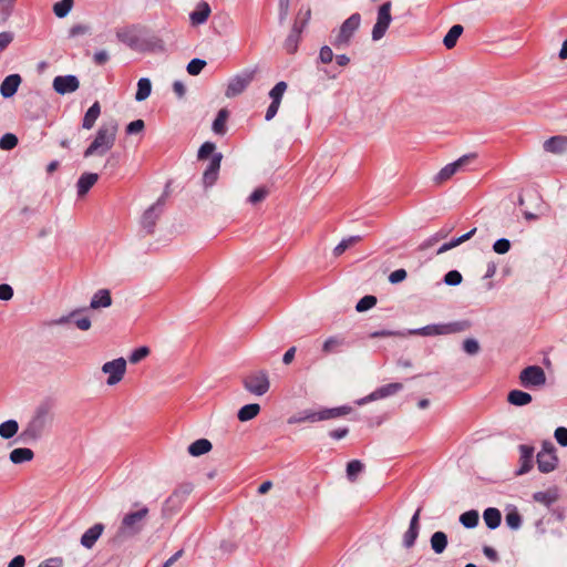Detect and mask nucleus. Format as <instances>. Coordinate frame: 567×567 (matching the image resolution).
<instances>
[{"label":"nucleus","mask_w":567,"mask_h":567,"mask_svg":"<svg viewBox=\"0 0 567 567\" xmlns=\"http://www.w3.org/2000/svg\"><path fill=\"white\" fill-rule=\"evenodd\" d=\"M54 408L52 400H43L37 405L21 433L24 441H38L44 435L53 423Z\"/></svg>","instance_id":"1"},{"label":"nucleus","mask_w":567,"mask_h":567,"mask_svg":"<svg viewBox=\"0 0 567 567\" xmlns=\"http://www.w3.org/2000/svg\"><path fill=\"white\" fill-rule=\"evenodd\" d=\"M118 124L115 120L103 123L95 133L91 144L83 153L84 158L106 155L115 145Z\"/></svg>","instance_id":"2"},{"label":"nucleus","mask_w":567,"mask_h":567,"mask_svg":"<svg viewBox=\"0 0 567 567\" xmlns=\"http://www.w3.org/2000/svg\"><path fill=\"white\" fill-rule=\"evenodd\" d=\"M148 513L150 511L146 506H142L135 512L126 513L121 520L115 538L124 540L140 534L144 528Z\"/></svg>","instance_id":"3"},{"label":"nucleus","mask_w":567,"mask_h":567,"mask_svg":"<svg viewBox=\"0 0 567 567\" xmlns=\"http://www.w3.org/2000/svg\"><path fill=\"white\" fill-rule=\"evenodd\" d=\"M351 412L350 406H338L331 409H322L320 411L305 410L299 413L298 416L289 419V423H301V422H320L330 419H337L347 415Z\"/></svg>","instance_id":"4"},{"label":"nucleus","mask_w":567,"mask_h":567,"mask_svg":"<svg viewBox=\"0 0 567 567\" xmlns=\"http://www.w3.org/2000/svg\"><path fill=\"white\" fill-rule=\"evenodd\" d=\"M244 389L255 395L262 396L270 389L269 374L266 370L251 371L243 378Z\"/></svg>","instance_id":"5"},{"label":"nucleus","mask_w":567,"mask_h":567,"mask_svg":"<svg viewBox=\"0 0 567 567\" xmlns=\"http://www.w3.org/2000/svg\"><path fill=\"white\" fill-rule=\"evenodd\" d=\"M468 324L465 321H455L449 323L429 324L422 328L409 330V334L423 337L444 336L464 331Z\"/></svg>","instance_id":"6"},{"label":"nucleus","mask_w":567,"mask_h":567,"mask_svg":"<svg viewBox=\"0 0 567 567\" xmlns=\"http://www.w3.org/2000/svg\"><path fill=\"white\" fill-rule=\"evenodd\" d=\"M361 24V16L359 13L351 14L338 30V33L331 41L336 49H343L350 44V41Z\"/></svg>","instance_id":"7"},{"label":"nucleus","mask_w":567,"mask_h":567,"mask_svg":"<svg viewBox=\"0 0 567 567\" xmlns=\"http://www.w3.org/2000/svg\"><path fill=\"white\" fill-rule=\"evenodd\" d=\"M101 371L107 375L106 384L113 386L123 380L126 373V360L117 358L107 361L102 365Z\"/></svg>","instance_id":"8"},{"label":"nucleus","mask_w":567,"mask_h":567,"mask_svg":"<svg viewBox=\"0 0 567 567\" xmlns=\"http://www.w3.org/2000/svg\"><path fill=\"white\" fill-rule=\"evenodd\" d=\"M558 458L556 456V449L549 441L542 444V450L537 454V466L542 473H549L557 466Z\"/></svg>","instance_id":"9"},{"label":"nucleus","mask_w":567,"mask_h":567,"mask_svg":"<svg viewBox=\"0 0 567 567\" xmlns=\"http://www.w3.org/2000/svg\"><path fill=\"white\" fill-rule=\"evenodd\" d=\"M391 8L392 4L390 1H386L380 6L378 10L377 22L373 25L371 33L373 41H379L385 35V32L392 21Z\"/></svg>","instance_id":"10"},{"label":"nucleus","mask_w":567,"mask_h":567,"mask_svg":"<svg viewBox=\"0 0 567 567\" xmlns=\"http://www.w3.org/2000/svg\"><path fill=\"white\" fill-rule=\"evenodd\" d=\"M519 382L525 388H539L546 383V374L543 368L529 365L519 373Z\"/></svg>","instance_id":"11"},{"label":"nucleus","mask_w":567,"mask_h":567,"mask_svg":"<svg viewBox=\"0 0 567 567\" xmlns=\"http://www.w3.org/2000/svg\"><path fill=\"white\" fill-rule=\"evenodd\" d=\"M194 486L190 483H183L178 485L174 492L171 494V496L165 502V511L166 512H177L186 498L190 495L193 492Z\"/></svg>","instance_id":"12"},{"label":"nucleus","mask_w":567,"mask_h":567,"mask_svg":"<svg viewBox=\"0 0 567 567\" xmlns=\"http://www.w3.org/2000/svg\"><path fill=\"white\" fill-rule=\"evenodd\" d=\"M116 38L128 48L136 51H144L150 48V43L141 41L137 27L132 25L116 31Z\"/></svg>","instance_id":"13"},{"label":"nucleus","mask_w":567,"mask_h":567,"mask_svg":"<svg viewBox=\"0 0 567 567\" xmlns=\"http://www.w3.org/2000/svg\"><path fill=\"white\" fill-rule=\"evenodd\" d=\"M254 79V72H244L233 76L227 84L225 95L227 97H235L241 94Z\"/></svg>","instance_id":"14"},{"label":"nucleus","mask_w":567,"mask_h":567,"mask_svg":"<svg viewBox=\"0 0 567 567\" xmlns=\"http://www.w3.org/2000/svg\"><path fill=\"white\" fill-rule=\"evenodd\" d=\"M311 11L310 9H307L305 12V18L299 23L298 21L295 22L289 35L287 37L285 41V49L288 53H295L298 48V43L300 40V34L306 27L308 20L310 19Z\"/></svg>","instance_id":"15"},{"label":"nucleus","mask_w":567,"mask_h":567,"mask_svg":"<svg viewBox=\"0 0 567 567\" xmlns=\"http://www.w3.org/2000/svg\"><path fill=\"white\" fill-rule=\"evenodd\" d=\"M472 155H464L460 157L457 161L450 163L445 165L441 171L435 175L434 181L437 184H441L447 179H450L454 174H456L458 171H461L465 165H467L471 159Z\"/></svg>","instance_id":"16"},{"label":"nucleus","mask_w":567,"mask_h":567,"mask_svg":"<svg viewBox=\"0 0 567 567\" xmlns=\"http://www.w3.org/2000/svg\"><path fill=\"white\" fill-rule=\"evenodd\" d=\"M52 85L56 93L64 95L75 92L80 82L75 75H59L54 78Z\"/></svg>","instance_id":"17"},{"label":"nucleus","mask_w":567,"mask_h":567,"mask_svg":"<svg viewBox=\"0 0 567 567\" xmlns=\"http://www.w3.org/2000/svg\"><path fill=\"white\" fill-rule=\"evenodd\" d=\"M518 449H519V453H520V456H519L520 466L517 470L516 474L523 475V474L528 473L533 468L534 447L529 446V445L522 444V445H519Z\"/></svg>","instance_id":"18"},{"label":"nucleus","mask_w":567,"mask_h":567,"mask_svg":"<svg viewBox=\"0 0 567 567\" xmlns=\"http://www.w3.org/2000/svg\"><path fill=\"white\" fill-rule=\"evenodd\" d=\"M163 202L158 199L154 205H152L148 209L145 210L142 217V226L147 230V233H152L153 227L162 212Z\"/></svg>","instance_id":"19"},{"label":"nucleus","mask_w":567,"mask_h":567,"mask_svg":"<svg viewBox=\"0 0 567 567\" xmlns=\"http://www.w3.org/2000/svg\"><path fill=\"white\" fill-rule=\"evenodd\" d=\"M421 508H417L414 515L411 518L409 529L405 532L403 536V545L406 548H411L419 536V519H420Z\"/></svg>","instance_id":"20"},{"label":"nucleus","mask_w":567,"mask_h":567,"mask_svg":"<svg viewBox=\"0 0 567 567\" xmlns=\"http://www.w3.org/2000/svg\"><path fill=\"white\" fill-rule=\"evenodd\" d=\"M546 152L560 155L567 152V136L556 135L546 140L543 144Z\"/></svg>","instance_id":"21"},{"label":"nucleus","mask_w":567,"mask_h":567,"mask_svg":"<svg viewBox=\"0 0 567 567\" xmlns=\"http://www.w3.org/2000/svg\"><path fill=\"white\" fill-rule=\"evenodd\" d=\"M212 13L210 6L206 1L197 3L194 11L189 13V20L193 25H200L207 21Z\"/></svg>","instance_id":"22"},{"label":"nucleus","mask_w":567,"mask_h":567,"mask_svg":"<svg viewBox=\"0 0 567 567\" xmlns=\"http://www.w3.org/2000/svg\"><path fill=\"white\" fill-rule=\"evenodd\" d=\"M21 83V76L19 74L8 75L0 85V93L4 99L13 96Z\"/></svg>","instance_id":"23"},{"label":"nucleus","mask_w":567,"mask_h":567,"mask_svg":"<svg viewBox=\"0 0 567 567\" xmlns=\"http://www.w3.org/2000/svg\"><path fill=\"white\" fill-rule=\"evenodd\" d=\"M99 175L96 173H84L76 182V193L79 197H84L89 190L96 184Z\"/></svg>","instance_id":"24"},{"label":"nucleus","mask_w":567,"mask_h":567,"mask_svg":"<svg viewBox=\"0 0 567 567\" xmlns=\"http://www.w3.org/2000/svg\"><path fill=\"white\" fill-rule=\"evenodd\" d=\"M104 530V525L97 523L90 527L81 537V545L87 549H91L96 540L100 538Z\"/></svg>","instance_id":"25"},{"label":"nucleus","mask_w":567,"mask_h":567,"mask_svg":"<svg viewBox=\"0 0 567 567\" xmlns=\"http://www.w3.org/2000/svg\"><path fill=\"white\" fill-rule=\"evenodd\" d=\"M348 344L347 339L341 334H336L327 338L322 344V352L324 354L338 353L343 347Z\"/></svg>","instance_id":"26"},{"label":"nucleus","mask_w":567,"mask_h":567,"mask_svg":"<svg viewBox=\"0 0 567 567\" xmlns=\"http://www.w3.org/2000/svg\"><path fill=\"white\" fill-rule=\"evenodd\" d=\"M112 305V298L110 290L100 289L97 290L90 302V309L97 310L101 308H109Z\"/></svg>","instance_id":"27"},{"label":"nucleus","mask_w":567,"mask_h":567,"mask_svg":"<svg viewBox=\"0 0 567 567\" xmlns=\"http://www.w3.org/2000/svg\"><path fill=\"white\" fill-rule=\"evenodd\" d=\"M34 457V453L31 449L28 447H18L10 452L9 460L13 464H22L32 461Z\"/></svg>","instance_id":"28"},{"label":"nucleus","mask_w":567,"mask_h":567,"mask_svg":"<svg viewBox=\"0 0 567 567\" xmlns=\"http://www.w3.org/2000/svg\"><path fill=\"white\" fill-rule=\"evenodd\" d=\"M402 389H403L402 383H399V382L389 383V384L382 385V386L378 388L375 391H373L372 399H375V400L385 399L388 396L396 394Z\"/></svg>","instance_id":"29"},{"label":"nucleus","mask_w":567,"mask_h":567,"mask_svg":"<svg viewBox=\"0 0 567 567\" xmlns=\"http://www.w3.org/2000/svg\"><path fill=\"white\" fill-rule=\"evenodd\" d=\"M229 112L226 109L218 111L216 118L213 122L212 130L215 134L224 136L227 132V120Z\"/></svg>","instance_id":"30"},{"label":"nucleus","mask_w":567,"mask_h":567,"mask_svg":"<svg viewBox=\"0 0 567 567\" xmlns=\"http://www.w3.org/2000/svg\"><path fill=\"white\" fill-rule=\"evenodd\" d=\"M101 114V106L99 102H94L92 106L86 111L83 121H82V127L84 130H91L96 120L99 118Z\"/></svg>","instance_id":"31"},{"label":"nucleus","mask_w":567,"mask_h":567,"mask_svg":"<svg viewBox=\"0 0 567 567\" xmlns=\"http://www.w3.org/2000/svg\"><path fill=\"white\" fill-rule=\"evenodd\" d=\"M532 395L522 390H512L507 395V401L515 406H524L532 402Z\"/></svg>","instance_id":"32"},{"label":"nucleus","mask_w":567,"mask_h":567,"mask_svg":"<svg viewBox=\"0 0 567 567\" xmlns=\"http://www.w3.org/2000/svg\"><path fill=\"white\" fill-rule=\"evenodd\" d=\"M260 412V405L257 403H250L241 406L238 410L237 417L240 422H247L255 419Z\"/></svg>","instance_id":"33"},{"label":"nucleus","mask_w":567,"mask_h":567,"mask_svg":"<svg viewBox=\"0 0 567 567\" xmlns=\"http://www.w3.org/2000/svg\"><path fill=\"white\" fill-rule=\"evenodd\" d=\"M212 443L206 439H199L188 446V453L193 456H200L212 450Z\"/></svg>","instance_id":"34"},{"label":"nucleus","mask_w":567,"mask_h":567,"mask_svg":"<svg viewBox=\"0 0 567 567\" xmlns=\"http://www.w3.org/2000/svg\"><path fill=\"white\" fill-rule=\"evenodd\" d=\"M483 518L488 528L495 529L501 524L502 515L497 508L489 507L484 511Z\"/></svg>","instance_id":"35"},{"label":"nucleus","mask_w":567,"mask_h":567,"mask_svg":"<svg viewBox=\"0 0 567 567\" xmlns=\"http://www.w3.org/2000/svg\"><path fill=\"white\" fill-rule=\"evenodd\" d=\"M152 93V83L147 78H142L137 82V91L135 93V100L137 102H143L150 97Z\"/></svg>","instance_id":"36"},{"label":"nucleus","mask_w":567,"mask_h":567,"mask_svg":"<svg viewBox=\"0 0 567 567\" xmlns=\"http://www.w3.org/2000/svg\"><path fill=\"white\" fill-rule=\"evenodd\" d=\"M463 27L461 24H454L449 32L445 34L443 39V44L447 49H453L456 45V42L461 34L463 33Z\"/></svg>","instance_id":"37"},{"label":"nucleus","mask_w":567,"mask_h":567,"mask_svg":"<svg viewBox=\"0 0 567 567\" xmlns=\"http://www.w3.org/2000/svg\"><path fill=\"white\" fill-rule=\"evenodd\" d=\"M431 547L435 554H442L447 546V536L443 532H435L431 536Z\"/></svg>","instance_id":"38"},{"label":"nucleus","mask_w":567,"mask_h":567,"mask_svg":"<svg viewBox=\"0 0 567 567\" xmlns=\"http://www.w3.org/2000/svg\"><path fill=\"white\" fill-rule=\"evenodd\" d=\"M19 431V424L16 420H8L0 424V436L4 440L12 439Z\"/></svg>","instance_id":"39"},{"label":"nucleus","mask_w":567,"mask_h":567,"mask_svg":"<svg viewBox=\"0 0 567 567\" xmlns=\"http://www.w3.org/2000/svg\"><path fill=\"white\" fill-rule=\"evenodd\" d=\"M475 231H476V228H473L468 233H466V234H464V235H462V236H460L457 238H454V239H452L449 243L443 244L439 248L437 254H443V252H445V251H447V250H450V249H452V248L463 244L464 241L471 239L473 237V235L475 234Z\"/></svg>","instance_id":"40"},{"label":"nucleus","mask_w":567,"mask_h":567,"mask_svg":"<svg viewBox=\"0 0 567 567\" xmlns=\"http://www.w3.org/2000/svg\"><path fill=\"white\" fill-rule=\"evenodd\" d=\"M475 231H476V228H473L468 233H466V234H464V235H462V236H460L457 238H454V239H452L449 243L443 244L439 248L437 254H443V252H445V251H447V250H450V249H452V248L463 244L464 241L471 239L473 237V235L475 234Z\"/></svg>","instance_id":"41"},{"label":"nucleus","mask_w":567,"mask_h":567,"mask_svg":"<svg viewBox=\"0 0 567 567\" xmlns=\"http://www.w3.org/2000/svg\"><path fill=\"white\" fill-rule=\"evenodd\" d=\"M361 241V236L359 235H355V236H350L348 238H344L342 239L333 249V255L336 257H339L341 256L347 249H349L350 247L357 245L358 243Z\"/></svg>","instance_id":"42"},{"label":"nucleus","mask_w":567,"mask_h":567,"mask_svg":"<svg viewBox=\"0 0 567 567\" xmlns=\"http://www.w3.org/2000/svg\"><path fill=\"white\" fill-rule=\"evenodd\" d=\"M73 4V0H61L53 4V12L58 18H64L70 13Z\"/></svg>","instance_id":"43"},{"label":"nucleus","mask_w":567,"mask_h":567,"mask_svg":"<svg viewBox=\"0 0 567 567\" xmlns=\"http://www.w3.org/2000/svg\"><path fill=\"white\" fill-rule=\"evenodd\" d=\"M535 502L540 503L545 506H550L553 503L557 501V493L547 491V492H536L533 495Z\"/></svg>","instance_id":"44"},{"label":"nucleus","mask_w":567,"mask_h":567,"mask_svg":"<svg viewBox=\"0 0 567 567\" xmlns=\"http://www.w3.org/2000/svg\"><path fill=\"white\" fill-rule=\"evenodd\" d=\"M461 524L466 528H474L478 524L477 511H467L460 516Z\"/></svg>","instance_id":"45"},{"label":"nucleus","mask_w":567,"mask_h":567,"mask_svg":"<svg viewBox=\"0 0 567 567\" xmlns=\"http://www.w3.org/2000/svg\"><path fill=\"white\" fill-rule=\"evenodd\" d=\"M364 468V465L359 460H353L347 465V476L349 481L354 482L357 480L358 474H360Z\"/></svg>","instance_id":"46"},{"label":"nucleus","mask_w":567,"mask_h":567,"mask_svg":"<svg viewBox=\"0 0 567 567\" xmlns=\"http://www.w3.org/2000/svg\"><path fill=\"white\" fill-rule=\"evenodd\" d=\"M286 90H287V83L284 81L278 82L269 92L271 102H275L276 104H280Z\"/></svg>","instance_id":"47"},{"label":"nucleus","mask_w":567,"mask_h":567,"mask_svg":"<svg viewBox=\"0 0 567 567\" xmlns=\"http://www.w3.org/2000/svg\"><path fill=\"white\" fill-rule=\"evenodd\" d=\"M377 303V298L374 296H364L363 298H361L357 306H355V310L358 312H363V311H367L369 309H371L372 307H374Z\"/></svg>","instance_id":"48"},{"label":"nucleus","mask_w":567,"mask_h":567,"mask_svg":"<svg viewBox=\"0 0 567 567\" xmlns=\"http://www.w3.org/2000/svg\"><path fill=\"white\" fill-rule=\"evenodd\" d=\"M18 144V137L12 133H7L0 138V148L4 151L12 150Z\"/></svg>","instance_id":"49"},{"label":"nucleus","mask_w":567,"mask_h":567,"mask_svg":"<svg viewBox=\"0 0 567 567\" xmlns=\"http://www.w3.org/2000/svg\"><path fill=\"white\" fill-rule=\"evenodd\" d=\"M463 350L470 355H475L480 352L481 347L476 339L468 338L463 342Z\"/></svg>","instance_id":"50"},{"label":"nucleus","mask_w":567,"mask_h":567,"mask_svg":"<svg viewBox=\"0 0 567 567\" xmlns=\"http://www.w3.org/2000/svg\"><path fill=\"white\" fill-rule=\"evenodd\" d=\"M83 310H85V308L75 309V310L71 311L69 315L61 316V317L52 320L51 324L52 326H65V324L70 323L72 321V319H74L78 316V313H80Z\"/></svg>","instance_id":"51"},{"label":"nucleus","mask_w":567,"mask_h":567,"mask_svg":"<svg viewBox=\"0 0 567 567\" xmlns=\"http://www.w3.org/2000/svg\"><path fill=\"white\" fill-rule=\"evenodd\" d=\"M206 66V61L202 59H193L187 64V72L190 75H197L202 72V70Z\"/></svg>","instance_id":"52"},{"label":"nucleus","mask_w":567,"mask_h":567,"mask_svg":"<svg viewBox=\"0 0 567 567\" xmlns=\"http://www.w3.org/2000/svg\"><path fill=\"white\" fill-rule=\"evenodd\" d=\"M268 195V189L266 187L256 188L250 196L248 197V202L252 205L262 202Z\"/></svg>","instance_id":"53"},{"label":"nucleus","mask_w":567,"mask_h":567,"mask_svg":"<svg viewBox=\"0 0 567 567\" xmlns=\"http://www.w3.org/2000/svg\"><path fill=\"white\" fill-rule=\"evenodd\" d=\"M16 1L17 0H0V19L2 21L9 18Z\"/></svg>","instance_id":"54"},{"label":"nucleus","mask_w":567,"mask_h":567,"mask_svg":"<svg viewBox=\"0 0 567 567\" xmlns=\"http://www.w3.org/2000/svg\"><path fill=\"white\" fill-rule=\"evenodd\" d=\"M506 524L512 529H518L522 525L520 515L517 512H511L505 517Z\"/></svg>","instance_id":"55"},{"label":"nucleus","mask_w":567,"mask_h":567,"mask_svg":"<svg viewBox=\"0 0 567 567\" xmlns=\"http://www.w3.org/2000/svg\"><path fill=\"white\" fill-rule=\"evenodd\" d=\"M150 353V349L147 347H141V348H137L135 349L128 360L131 363H137L140 362L141 360H143L144 358H146Z\"/></svg>","instance_id":"56"},{"label":"nucleus","mask_w":567,"mask_h":567,"mask_svg":"<svg viewBox=\"0 0 567 567\" xmlns=\"http://www.w3.org/2000/svg\"><path fill=\"white\" fill-rule=\"evenodd\" d=\"M511 249V243L506 238L497 239L493 245V250L496 254L504 255Z\"/></svg>","instance_id":"57"},{"label":"nucleus","mask_w":567,"mask_h":567,"mask_svg":"<svg viewBox=\"0 0 567 567\" xmlns=\"http://www.w3.org/2000/svg\"><path fill=\"white\" fill-rule=\"evenodd\" d=\"M215 144L212 143V142H205L200 148L198 150V158L199 159H205L207 158L208 156H213L215 153Z\"/></svg>","instance_id":"58"},{"label":"nucleus","mask_w":567,"mask_h":567,"mask_svg":"<svg viewBox=\"0 0 567 567\" xmlns=\"http://www.w3.org/2000/svg\"><path fill=\"white\" fill-rule=\"evenodd\" d=\"M221 159H223L221 153L214 154L212 156L210 162H209L207 168L205 169V172H210V173L218 174L219 168H220Z\"/></svg>","instance_id":"59"},{"label":"nucleus","mask_w":567,"mask_h":567,"mask_svg":"<svg viewBox=\"0 0 567 567\" xmlns=\"http://www.w3.org/2000/svg\"><path fill=\"white\" fill-rule=\"evenodd\" d=\"M444 282L449 286H457L462 282V275L457 270H451L444 276Z\"/></svg>","instance_id":"60"},{"label":"nucleus","mask_w":567,"mask_h":567,"mask_svg":"<svg viewBox=\"0 0 567 567\" xmlns=\"http://www.w3.org/2000/svg\"><path fill=\"white\" fill-rule=\"evenodd\" d=\"M319 60L321 63L328 64L333 60L332 49L328 45L321 47L319 51Z\"/></svg>","instance_id":"61"},{"label":"nucleus","mask_w":567,"mask_h":567,"mask_svg":"<svg viewBox=\"0 0 567 567\" xmlns=\"http://www.w3.org/2000/svg\"><path fill=\"white\" fill-rule=\"evenodd\" d=\"M14 35L10 31L0 32V53H2L13 41Z\"/></svg>","instance_id":"62"},{"label":"nucleus","mask_w":567,"mask_h":567,"mask_svg":"<svg viewBox=\"0 0 567 567\" xmlns=\"http://www.w3.org/2000/svg\"><path fill=\"white\" fill-rule=\"evenodd\" d=\"M64 561L61 557H51L42 560L37 567H63Z\"/></svg>","instance_id":"63"},{"label":"nucleus","mask_w":567,"mask_h":567,"mask_svg":"<svg viewBox=\"0 0 567 567\" xmlns=\"http://www.w3.org/2000/svg\"><path fill=\"white\" fill-rule=\"evenodd\" d=\"M554 436L561 446H567V427H557L555 430Z\"/></svg>","instance_id":"64"}]
</instances>
